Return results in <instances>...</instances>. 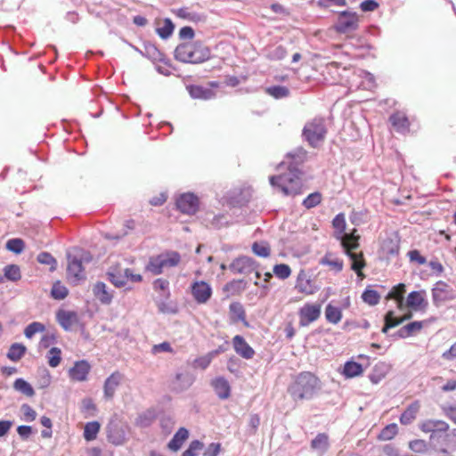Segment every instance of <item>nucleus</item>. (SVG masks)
Masks as SVG:
<instances>
[{
	"mask_svg": "<svg viewBox=\"0 0 456 456\" xmlns=\"http://www.w3.org/2000/svg\"><path fill=\"white\" fill-rule=\"evenodd\" d=\"M245 289V283L242 280H233L224 286V290L232 295L240 294Z\"/></svg>",
	"mask_w": 456,
	"mask_h": 456,
	"instance_id": "3c124183",
	"label": "nucleus"
},
{
	"mask_svg": "<svg viewBox=\"0 0 456 456\" xmlns=\"http://www.w3.org/2000/svg\"><path fill=\"white\" fill-rule=\"evenodd\" d=\"M362 372H363V368H362V364H360L356 362H354V361H348L345 363L344 369L341 373L346 379H352V378H355V377L362 375Z\"/></svg>",
	"mask_w": 456,
	"mask_h": 456,
	"instance_id": "2f4dec72",
	"label": "nucleus"
},
{
	"mask_svg": "<svg viewBox=\"0 0 456 456\" xmlns=\"http://www.w3.org/2000/svg\"><path fill=\"white\" fill-rule=\"evenodd\" d=\"M252 251L258 256L268 257L271 254V247L266 241L254 242Z\"/></svg>",
	"mask_w": 456,
	"mask_h": 456,
	"instance_id": "79ce46f5",
	"label": "nucleus"
},
{
	"mask_svg": "<svg viewBox=\"0 0 456 456\" xmlns=\"http://www.w3.org/2000/svg\"><path fill=\"white\" fill-rule=\"evenodd\" d=\"M295 289L304 296H312L320 289V287L309 270L301 269L297 275Z\"/></svg>",
	"mask_w": 456,
	"mask_h": 456,
	"instance_id": "0eeeda50",
	"label": "nucleus"
},
{
	"mask_svg": "<svg viewBox=\"0 0 456 456\" xmlns=\"http://www.w3.org/2000/svg\"><path fill=\"white\" fill-rule=\"evenodd\" d=\"M229 318L232 323L241 322L245 326H248L245 308L240 302H232L230 304Z\"/></svg>",
	"mask_w": 456,
	"mask_h": 456,
	"instance_id": "412c9836",
	"label": "nucleus"
},
{
	"mask_svg": "<svg viewBox=\"0 0 456 456\" xmlns=\"http://www.w3.org/2000/svg\"><path fill=\"white\" fill-rule=\"evenodd\" d=\"M385 324L382 328V332L386 333L389 329L395 328L402 323V320L399 317L395 316L393 311H388L384 318Z\"/></svg>",
	"mask_w": 456,
	"mask_h": 456,
	"instance_id": "37998d69",
	"label": "nucleus"
},
{
	"mask_svg": "<svg viewBox=\"0 0 456 456\" xmlns=\"http://www.w3.org/2000/svg\"><path fill=\"white\" fill-rule=\"evenodd\" d=\"M4 274L7 280L12 281H17L21 278L20 269L16 265H6L4 268Z\"/></svg>",
	"mask_w": 456,
	"mask_h": 456,
	"instance_id": "49530a36",
	"label": "nucleus"
},
{
	"mask_svg": "<svg viewBox=\"0 0 456 456\" xmlns=\"http://www.w3.org/2000/svg\"><path fill=\"white\" fill-rule=\"evenodd\" d=\"M21 411H22V413L24 415L25 420H27V421H33V420L36 419L37 412L28 404H23L21 406Z\"/></svg>",
	"mask_w": 456,
	"mask_h": 456,
	"instance_id": "338daca9",
	"label": "nucleus"
},
{
	"mask_svg": "<svg viewBox=\"0 0 456 456\" xmlns=\"http://www.w3.org/2000/svg\"><path fill=\"white\" fill-rule=\"evenodd\" d=\"M406 292V286L403 283H399L394 286L386 297V299H404Z\"/></svg>",
	"mask_w": 456,
	"mask_h": 456,
	"instance_id": "8fccbe9b",
	"label": "nucleus"
},
{
	"mask_svg": "<svg viewBox=\"0 0 456 456\" xmlns=\"http://www.w3.org/2000/svg\"><path fill=\"white\" fill-rule=\"evenodd\" d=\"M27 347L20 343H13L11 345L8 352L7 358L12 362H19L26 354Z\"/></svg>",
	"mask_w": 456,
	"mask_h": 456,
	"instance_id": "f704fd0d",
	"label": "nucleus"
},
{
	"mask_svg": "<svg viewBox=\"0 0 456 456\" xmlns=\"http://www.w3.org/2000/svg\"><path fill=\"white\" fill-rule=\"evenodd\" d=\"M379 7L375 0H365L361 3L360 8L362 12H373Z\"/></svg>",
	"mask_w": 456,
	"mask_h": 456,
	"instance_id": "774afa93",
	"label": "nucleus"
},
{
	"mask_svg": "<svg viewBox=\"0 0 456 456\" xmlns=\"http://www.w3.org/2000/svg\"><path fill=\"white\" fill-rule=\"evenodd\" d=\"M56 341V336L54 333H46L42 336L39 341V347L41 348H48L50 346L54 344Z\"/></svg>",
	"mask_w": 456,
	"mask_h": 456,
	"instance_id": "69168bd1",
	"label": "nucleus"
},
{
	"mask_svg": "<svg viewBox=\"0 0 456 456\" xmlns=\"http://www.w3.org/2000/svg\"><path fill=\"white\" fill-rule=\"evenodd\" d=\"M13 387L28 397H32L35 395L32 386L23 379H17L13 383Z\"/></svg>",
	"mask_w": 456,
	"mask_h": 456,
	"instance_id": "4c0bfd02",
	"label": "nucleus"
},
{
	"mask_svg": "<svg viewBox=\"0 0 456 456\" xmlns=\"http://www.w3.org/2000/svg\"><path fill=\"white\" fill-rule=\"evenodd\" d=\"M181 262V256L176 251H167L150 258L145 269L152 274H160L164 268L177 266Z\"/></svg>",
	"mask_w": 456,
	"mask_h": 456,
	"instance_id": "423d86ee",
	"label": "nucleus"
},
{
	"mask_svg": "<svg viewBox=\"0 0 456 456\" xmlns=\"http://www.w3.org/2000/svg\"><path fill=\"white\" fill-rule=\"evenodd\" d=\"M127 271L121 268L120 265H115L110 267L107 275L109 281L116 287L121 288L126 284Z\"/></svg>",
	"mask_w": 456,
	"mask_h": 456,
	"instance_id": "6ab92c4d",
	"label": "nucleus"
},
{
	"mask_svg": "<svg viewBox=\"0 0 456 456\" xmlns=\"http://www.w3.org/2000/svg\"><path fill=\"white\" fill-rule=\"evenodd\" d=\"M191 294L199 305L207 304L212 297L213 290L210 284L204 281H195L191 283Z\"/></svg>",
	"mask_w": 456,
	"mask_h": 456,
	"instance_id": "1a4fd4ad",
	"label": "nucleus"
},
{
	"mask_svg": "<svg viewBox=\"0 0 456 456\" xmlns=\"http://www.w3.org/2000/svg\"><path fill=\"white\" fill-rule=\"evenodd\" d=\"M100 428L101 425L98 421L87 422L84 428V438L86 441H93L96 439Z\"/></svg>",
	"mask_w": 456,
	"mask_h": 456,
	"instance_id": "c9c22d12",
	"label": "nucleus"
},
{
	"mask_svg": "<svg viewBox=\"0 0 456 456\" xmlns=\"http://www.w3.org/2000/svg\"><path fill=\"white\" fill-rule=\"evenodd\" d=\"M359 27V17L356 12L343 11L338 13L334 28L338 33L345 34L354 31Z\"/></svg>",
	"mask_w": 456,
	"mask_h": 456,
	"instance_id": "6e6552de",
	"label": "nucleus"
},
{
	"mask_svg": "<svg viewBox=\"0 0 456 456\" xmlns=\"http://www.w3.org/2000/svg\"><path fill=\"white\" fill-rule=\"evenodd\" d=\"M266 93L276 99H281L289 96V90L284 86H273L266 88Z\"/></svg>",
	"mask_w": 456,
	"mask_h": 456,
	"instance_id": "09e8293b",
	"label": "nucleus"
},
{
	"mask_svg": "<svg viewBox=\"0 0 456 456\" xmlns=\"http://www.w3.org/2000/svg\"><path fill=\"white\" fill-rule=\"evenodd\" d=\"M322 389L321 379L311 371H302L293 376L288 393L294 402L313 399Z\"/></svg>",
	"mask_w": 456,
	"mask_h": 456,
	"instance_id": "f257e3e1",
	"label": "nucleus"
},
{
	"mask_svg": "<svg viewBox=\"0 0 456 456\" xmlns=\"http://www.w3.org/2000/svg\"><path fill=\"white\" fill-rule=\"evenodd\" d=\"M329 447V436L324 433L318 434L311 442V448L315 451L325 452Z\"/></svg>",
	"mask_w": 456,
	"mask_h": 456,
	"instance_id": "e433bc0d",
	"label": "nucleus"
},
{
	"mask_svg": "<svg viewBox=\"0 0 456 456\" xmlns=\"http://www.w3.org/2000/svg\"><path fill=\"white\" fill-rule=\"evenodd\" d=\"M398 433V427L395 423L387 425L379 434L378 439L388 441L393 439Z\"/></svg>",
	"mask_w": 456,
	"mask_h": 456,
	"instance_id": "ea45409f",
	"label": "nucleus"
},
{
	"mask_svg": "<svg viewBox=\"0 0 456 456\" xmlns=\"http://www.w3.org/2000/svg\"><path fill=\"white\" fill-rule=\"evenodd\" d=\"M420 429L425 433H443L449 429V425L444 420L428 419L421 423Z\"/></svg>",
	"mask_w": 456,
	"mask_h": 456,
	"instance_id": "b1692460",
	"label": "nucleus"
},
{
	"mask_svg": "<svg viewBox=\"0 0 456 456\" xmlns=\"http://www.w3.org/2000/svg\"><path fill=\"white\" fill-rule=\"evenodd\" d=\"M320 265L329 266L330 271L340 273L344 267L341 258L335 256L332 253H326L320 260Z\"/></svg>",
	"mask_w": 456,
	"mask_h": 456,
	"instance_id": "cd10ccee",
	"label": "nucleus"
},
{
	"mask_svg": "<svg viewBox=\"0 0 456 456\" xmlns=\"http://www.w3.org/2000/svg\"><path fill=\"white\" fill-rule=\"evenodd\" d=\"M175 56L183 62L201 63L210 58V50L200 42H187L176 46Z\"/></svg>",
	"mask_w": 456,
	"mask_h": 456,
	"instance_id": "7ed1b4c3",
	"label": "nucleus"
},
{
	"mask_svg": "<svg viewBox=\"0 0 456 456\" xmlns=\"http://www.w3.org/2000/svg\"><path fill=\"white\" fill-rule=\"evenodd\" d=\"M211 386L220 399H227L231 395L229 382L224 377H217L211 381Z\"/></svg>",
	"mask_w": 456,
	"mask_h": 456,
	"instance_id": "5701e85b",
	"label": "nucleus"
},
{
	"mask_svg": "<svg viewBox=\"0 0 456 456\" xmlns=\"http://www.w3.org/2000/svg\"><path fill=\"white\" fill-rule=\"evenodd\" d=\"M188 437L189 431L185 428H180L167 444V448L172 452L179 451Z\"/></svg>",
	"mask_w": 456,
	"mask_h": 456,
	"instance_id": "a878e982",
	"label": "nucleus"
},
{
	"mask_svg": "<svg viewBox=\"0 0 456 456\" xmlns=\"http://www.w3.org/2000/svg\"><path fill=\"white\" fill-rule=\"evenodd\" d=\"M107 439L115 446L123 445L126 441L125 430L118 425H110L108 427Z\"/></svg>",
	"mask_w": 456,
	"mask_h": 456,
	"instance_id": "4be33fe9",
	"label": "nucleus"
},
{
	"mask_svg": "<svg viewBox=\"0 0 456 456\" xmlns=\"http://www.w3.org/2000/svg\"><path fill=\"white\" fill-rule=\"evenodd\" d=\"M67 277L73 284H77L79 281L85 279L82 261L76 256H68Z\"/></svg>",
	"mask_w": 456,
	"mask_h": 456,
	"instance_id": "4468645a",
	"label": "nucleus"
},
{
	"mask_svg": "<svg viewBox=\"0 0 456 456\" xmlns=\"http://www.w3.org/2000/svg\"><path fill=\"white\" fill-rule=\"evenodd\" d=\"M199 199L193 193H183L176 200L177 208L188 215L195 214L199 209Z\"/></svg>",
	"mask_w": 456,
	"mask_h": 456,
	"instance_id": "2eb2a0df",
	"label": "nucleus"
},
{
	"mask_svg": "<svg viewBox=\"0 0 456 456\" xmlns=\"http://www.w3.org/2000/svg\"><path fill=\"white\" fill-rule=\"evenodd\" d=\"M123 376L119 371L113 372L104 383V395L107 398H112L117 387L119 386Z\"/></svg>",
	"mask_w": 456,
	"mask_h": 456,
	"instance_id": "393cba45",
	"label": "nucleus"
},
{
	"mask_svg": "<svg viewBox=\"0 0 456 456\" xmlns=\"http://www.w3.org/2000/svg\"><path fill=\"white\" fill-rule=\"evenodd\" d=\"M362 298L369 305H376L380 301V295L377 290L368 288L362 294Z\"/></svg>",
	"mask_w": 456,
	"mask_h": 456,
	"instance_id": "a19ab883",
	"label": "nucleus"
},
{
	"mask_svg": "<svg viewBox=\"0 0 456 456\" xmlns=\"http://www.w3.org/2000/svg\"><path fill=\"white\" fill-rule=\"evenodd\" d=\"M273 273L280 279L285 280L291 274V269L289 265L286 264H279L273 266Z\"/></svg>",
	"mask_w": 456,
	"mask_h": 456,
	"instance_id": "5fc2aeb1",
	"label": "nucleus"
},
{
	"mask_svg": "<svg viewBox=\"0 0 456 456\" xmlns=\"http://www.w3.org/2000/svg\"><path fill=\"white\" fill-rule=\"evenodd\" d=\"M343 314L339 307L329 304L325 307V318L328 322L338 324L342 320Z\"/></svg>",
	"mask_w": 456,
	"mask_h": 456,
	"instance_id": "72a5a7b5",
	"label": "nucleus"
},
{
	"mask_svg": "<svg viewBox=\"0 0 456 456\" xmlns=\"http://www.w3.org/2000/svg\"><path fill=\"white\" fill-rule=\"evenodd\" d=\"M332 226L336 230V237L345 234L346 226L345 214H338L332 220Z\"/></svg>",
	"mask_w": 456,
	"mask_h": 456,
	"instance_id": "c03bdc74",
	"label": "nucleus"
},
{
	"mask_svg": "<svg viewBox=\"0 0 456 456\" xmlns=\"http://www.w3.org/2000/svg\"><path fill=\"white\" fill-rule=\"evenodd\" d=\"M174 24L171 21L170 19H165L159 23V27L157 28V33L161 38H167L169 37L173 31H174Z\"/></svg>",
	"mask_w": 456,
	"mask_h": 456,
	"instance_id": "58836bf2",
	"label": "nucleus"
},
{
	"mask_svg": "<svg viewBox=\"0 0 456 456\" xmlns=\"http://www.w3.org/2000/svg\"><path fill=\"white\" fill-rule=\"evenodd\" d=\"M426 321H415L411 322L404 326H403L398 330V335L400 338H405L416 335L420 332L423 329L424 324H426Z\"/></svg>",
	"mask_w": 456,
	"mask_h": 456,
	"instance_id": "c85d7f7f",
	"label": "nucleus"
},
{
	"mask_svg": "<svg viewBox=\"0 0 456 456\" xmlns=\"http://www.w3.org/2000/svg\"><path fill=\"white\" fill-rule=\"evenodd\" d=\"M94 295L96 298H98L102 304H110L112 300V295L108 291L107 286L105 283L99 281L94 284Z\"/></svg>",
	"mask_w": 456,
	"mask_h": 456,
	"instance_id": "7c9ffc66",
	"label": "nucleus"
},
{
	"mask_svg": "<svg viewBox=\"0 0 456 456\" xmlns=\"http://www.w3.org/2000/svg\"><path fill=\"white\" fill-rule=\"evenodd\" d=\"M300 169H290L278 175L270 176L273 187L277 188L284 196L295 197L302 193L303 183Z\"/></svg>",
	"mask_w": 456,
	"mask_h": 456,
	"instance_id": "f03ea898",
	"label": "nucleus"
},
{
	"mask_svg": "<svg viewBox=\"0 0 456 456\" xmlns=\"http://www.w3.org/2000/svg\"><path fill=\"white\" fill-rule=\"evenodd\" d=\"M328 129L323 118L316 117L305 123L302 135L313 148H319L324 142Z\"/></svg>",
	"mask_w": 456,
	"mask_h": 456,
	"instance_id": "39448f33",
	"label": "nucleus"
},
{
	"mask_svg": "<svg viewBox=\"0 0 456 456\" xmlns=\"http://www.w3.org/2000/svg\"><path fill=\"white\" fill-rule=\"evenodd\" d=\"M188 89L191 96L195 99L209 100L216 96L213 90L201 86H191Z\"/></svg>",
	"mask_w": 456,
	"mask_h": 456,
	"instance_id": "c756f323",
	"label": "nucleus"
},
{
	"mask_svg": "<svg viewBox=\"0 0 456 456\" xmlns=\"http://www.w3.org/2000/svg\"><path fill=\"white\" fill-rule=\"evenodd\" d=\"M337 239L340 240L345 253L352 261V270H354L359 277L363 276L362 270L366 265L365 260L363 258V253L362 251L358 253L354 251L360 247V235L345 233L341 236H337Z\"/></svg>",
	"mask_w": 456,
	"mask_h": 456,
	"instance_id": "20e7f679",
	"label": "nucleus"
},
{
	"mask_svg": "<svg viewBox=\"0 0 456 456\" xmlns=\"http://www.w3.org/2000/svg\"><path fill=\"white\" fill-rule=\"evenodd\" d=\"M213 360V354H207L205 355L196 358L193 362L194 368H200L201 370L207 369Z\"/></svg>",
	"mask_w": 456,
	"mask_h": 456,
	"instance_id": "13d9d810",
	"label": "nucleus"
},
{
	"mask_svg": "<svg viewBox=\"0 0 456 456\" xmlns=\"http://www.w3.org/2000/svg\"><path fill=\"white\" fill-rule=\"evenodd\" d=\"M446 287L445 284H443L442 287H436L432 290L433 301L436 305H439L441 302L445 301L448 297L446 296V290L444 289Z\"/></svg>",
	"mask_w": 456,
	"mask_h": 456,
	"instance_id": "4d7b16f0",
	"label": "nucleus"
},
{
	"mask_svg": "<svg viewBox=\"0 0 456 456\" xmlns=\"http://www.w3.org/2000/svg\"><path fill=\"white\" fill-rule=\"evenodd\" d=\"M232 346L237 354L246 360H250L255 355V350L249 346L240 335H236L232 340Z\"/></svg>",
	"mask_w": 456,
	"mask_h": 456,
	"instance_id": "a211bd4d",
	"label": "nucleus"
},
{
	"mask_svg": "<svg viewBox=\"0 0 456 456\" xmlns=\"http://www.w3.org/2000/svg\"><path fill=\"white\" fill-rule=\"evenodd\" d=\"M322 305L318 303H306L298 310L299 324L302 327L318 320L321 316Z\"/></svg>",
	"mask_w": 456,
	"mask_h": 456,
	"instance_id": "9d476101",
	"label": "nucleus"
},
{
	"mask_svg": "<svg viewBox=\"0 0 456 456\" xmlns=\"http://www.w3.org/2000/svg\"><path fill=\"white\" fill-rule=\"evenodd\" d=\"M191 381L183 373H176L175 376V388L183 390L189 387Z\"/></svg>",
	"mask_w": 456,
	"mask_h": 456,
	"instance_id": "bf43d9fd",
	"label": "nucleus"
},
{
	"mask_svg": "<svg viewBox=\"0 0 456 456\" xmlns=\"http://www.w3.org/2000/svg\"><path fill=\"white\" fill-rule=\"evenodd\" d=\"M47 362L50 367L55 368L61 362V350L58 347H52L47 353Z\"/></svg>",
	"mask_w": 456,
	"mask_h": 456,
	"instance_id": "a18cd8bd",
	"label": "nucleus"
},
{
	"mask_svg": "<svg viewBox=\"0 0 456 456\" xmlns=\"http://www.w3.org/2000/svg\"><path fill=\"white\" fill-rule=\"evenodd\" d=\"M389 122L394 129L401 134L410 132L411 122L404 112L396 111L389 117Z\"/></svg>",
	"mask_w": 456,
	"mask_h": 456,
	"instance_id": "aec40b11",
	"label": "nucleus"
},
{
	"mask_svg": "<svg viewBox=\"0 0 456 456\" xmlns=\"http://www.w3.org/2000/svg\"><path fill=\"white\" fill-rule=\"evenodd\" d=\"M425 290L411 292L406 299L405 305L413 311H425L428 307Z\"/></svg>",
	"mask_w": 456,
	"mask_h": 456,
	"instance_id": "dca6fc26",
	"label": "nucleus"
},
{
	"mask_svg": "<svg viewBox=\"0 0 456 456\" xmlns=\"http://www.w3.org/2000/svg\"><path fill=\"white\" fill-rule=\"evenodd\" d=\"M256 262L248 256H239L230 265V270L234 274H249L256 271Z\"/></svg>",
	"mask_w": 456,
	"mask_h": 456,
	"instance_id": "9b49d317",
	"label": "nucleus"
},
{
	"mask_svg": "<svg viewBox=\"0 0 456 456\" xmlns=\"http://www.w3.org/2000/svg\"><path fill=\"white\" fill-rule=\"evenodd\" d=\"M45 327L43 323L33 322L28 324L24 330V335L28 338H31L36 333L44 332Z\"/></svg>",
	"mask_w": 456,
	"mask_h": 456,
	"instance_id": "864d4df0",
	"label": "nucleus"
},
{
	"mask_svg": "<svg viewBox=\"0 0 456 456\" xmlns=\"http://www.w3.org/2000/svg\"><path fill=\"white\" fill-rule=\"evenodd\" d=\"M24 242L21 239H12L6 243V248L12 252L19 254L24 249Z\"/></svg>",
	"mask_w": 456,
	"mask_h": 456,
	"instance_id": "052dcab7",
	"label": "nucleus"
},
{
	"mask_svg": "<svg viewBox=\"0 0 456 456\" xmlns=\"http://www.w3.org/2000/svg\"><path fill=\"white\" fill-rule=\"evenodd\" d=\"M420 409L419 401L411 403L400 416V423L402 425L411 424L417 417Z\"/></svg>",
	"mask_w": 456,
	"mask_h": 456,
	"instance_id": "bb28decb",
	"label": "nucleus"
},
{
	"mask_svg": "<svg viewBox=\"0 0 456 456\" xmlns=\"http://www.w3.org/2000/svg\"><path fill=\"white\" fill-rule=\"evenodd\" d=\"M308 152L302 147L289 152L285 159L279 165V168L287 167L288 170L298 169L297 166L302 165L307 159Z\"/></svg>",
	"mask_w": 456,
	"mask_h": 456,
	"instance_id": "ddd939ff",
	"label": "nucleus"
},
{
	"mask_svg": "<svg viewBox=\"0 0 456 456\" xmlns=\"http://www.w3.org/2000/svg\"><path fill=\"white\" fill-rule=\"evenodd\" d=\"M204 447L203 443L199 440L191 442L189 447L183 452L182 456H198L200 451Z\"/></svg>",
	"mask_w": 456,
	"mask_h": 456,
	"instance_id": "6e6d98bb",
	"label": "nucleus"
},
{
	"mask_svg": "<svg viewBox=\"0 0 456 456\" xmlns=\"http://www.w3.org/2000/svg\"><path fill=\"white\" fill-rule=\"evenodd\" d=\"M322 200V195L321 192L319 191H315V192H313L311 194H309L302 202V205L307 208V209H310V208H313L316 206H318L319 204H321Z\"/></svg>",
	"mask_w": 456,
	"mask_h": 456,
	"instance_id": "de8ad7c7",
	"label": "nucleus"
},
{
	"mask_svg": "<svg viewBox=\"0 0 456 456\" xmlns=\"http://www.w3.org/2000/svg\"><path fill=\"white\" fill-rule=\"evenodd\" d=\"M92 366L86 360H80L74 362L69 370L68 374L70 380L75 382H84L88 379Z\"/></svg>",
	"mask_w": 456,
	"mask_h": 456,
	"instance_id": "f8f14e48",
	"label": "nucleus"
},
{
	"mask_svg": "<svg viewBox=\"0 0 456 456\" xmlns=\"http://www.w3.org/2000/svg\"><path fill=\"white\" fill-rule=\"evenodd\" d=\"M160 353H175L173 347L171 346V344L169 342H162L160 344L153 345L151 347V354H158Z\"/></svg>",
	"mask_w": 456,
	"mask_h": 456,
	"instance_id": "680f3d73",
	"label": "nucleus"
},
{
	"mask_svg": "<svg viewBox=\"0 0 456 456\" xmlns=\"http://www.w3.org/2000/svg\"><path fill=\"white\" fill-rule=\"evenodd\" d=\"M37 261L44 265H51V270H54L56 266L55 258L47 252H42L37 256Z\"/></svg>",
	"mask_w": 456,
	"mask_h": 456,
	"instance_id": "e2e57ef3",
	"label": "nucleus"
},
{
	"mask_svg": "<svg viewBox=\"0 0 456 456\" xmlns=\"http://www.w3.org/2000/svg\"><path fill=\"white\" fill-rule=\"evenodd\" d=\"M400 250L399 240L393 238H387L381 244V251L386 256L398 255Z\"/></svg>",
	"mask_w": 456,
	"mask_h": 456,
	"instance_id": "473e14b6",
	"label": "nucleus"
},
{
	"mask_svg": "<svg viewBox=\"0 0 456 456\" xmlns=\"http://www.w3.org/2000/svg\"><path fill=\"white\" fill-rule=\"evenodd\" d=\"M56 320L65 330H70L78 322V315L75 311L59 309L56 313Z\"/></svg>",
	"mask_w": 456,
	"mask_h": 456,
	"instance_id": "f3484780",
	"label": "nucleus"
},
{
	"mask_svg": "<svg viewBox=\"0 0 456 456\" xmlns=\"http://www.w3.org/2000/svg\"><path fill=\"white\" fill-rule=\"evenodd\" d=\"M407 256L411 262H415L418 265H425L427 263V259L425 256H421L420 252L418 249L410 250L407 253Z\"/></svg>",
	"mask_w": 456,
	"mask_h": 456,
	"instance_id": "0e129e2a",
	"label": "nucleus"
},
{
	"mask_svg": "<svg viewBox=\"0 0 456 456\" xmlns=\"http://www.w3.org/2000/svg\"><path fill=\"white\" fill-rule=\"evenodd\" d=\"M68 289L61 284V281H56L52 288V297L55 299H64L68 296Z\"/></svg>",
	"mask_w": 456,
	"mask_h": 456,
	"instance_id": "603ef678",
	"label": "nucleus"
}]
</instances>
